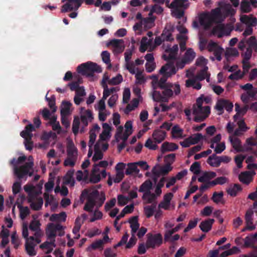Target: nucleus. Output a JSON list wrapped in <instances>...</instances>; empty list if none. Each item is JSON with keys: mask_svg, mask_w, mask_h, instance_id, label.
Listing matches in <instances>:
<instances>
[{"mask_svg": "<svg viewBox=\"0 0 257 257\" xmlns=\"http://www.w3.org/2000/svg\"><path fill=\"white\" fill-rule=\"evenodd\" d=\"M156 87L154 86V90L152 92L153 100L156 102H167L169 99L173 96L179 95L181 92L180 86L178 83L167 85L160 88L162 92L156 90Z\"/></svg>", "mask_w": 257, "mask_h": 257, "instance_id": "1", "label": "nucleus"}, {"mask_svg": "<svg viewBox=\"0 0 257 257\" xmlns=\"http://www.w3.org/2000/svg\"><path fill=\"white\" fill-rule=\"evenodd\" d=\"M77 71L78 73L82 75L92 77L94 73H99L101 72L102 69L101 67L96 63L89 61L79 65L77 67Z\"/></svg>", "mask_w": 257, "mask_h": 257, "instance_id": "2", "label": "nucleus"}, {"mask_svg": "<svg viewBox=\"0 0 257 257\" xmlns=\"http://www.w3.org/2000/svg\"><path fill=\"white\" fill-rule=\"evenodd\" d=\"M34 130L33 124H29L26 126L25 130L21 132V136L25 139V146L26 150L31 151L33 147V143L32 141L33 135L32 132Z\"/></svg>", "mask_w": 257, "mask_h": 257, "instance_id": "3", "label": "nucleus"}, {"mask_svg": "<svg viewBox=\"0 0 257 257\" xmlns=\"http://www.w3.org/2000/svg\"><path fill=\"white\" fill-rule=\"evenodd\" d=\"M210 113V108L209 106L204 107L193 106V114L195 115L194 120L195 122H201L205 119Z\"/></svg>", "mask_w": 257, "mask_h": 257, "instance_id": "4", "label": "nucleus"}, {"mask_svg": "<svg viewBox=\"0 0 257 257\" xmlns=\"http://www.w3.org/2000/svg\"><path fill=\"white\" fill-rule=\"evenodd\" d=\"M34 162L32 161L26 162L21 166L14 167L15 175L19 179H22L26 177L28 173L29 169L33 168Z\"/></svg>", "mask_w": 257, "mask_h": 257, "instance_id": "5", "label": "nucleus"}, {"mask_svg": "<svg viewBox=\"0 0 257 257\" xmlns=\"http://www.w3.org/2000/svg\"><path fill=\"white\" fill-rule=\"evenodd\" d=\"M99 197V192L97 190L92 191L90 193L87 202H86L83 209L88 212H92L94 207L96 205L95 199Z\"/></svg>", "mask_w": 257, "mask_h": 257, "instance_id": "6", "label": "nucleus"}, {"mask_svg": "<svg viewBox=\"0 0 257 257\" xmlns=\"http://www.w3.org/2000/svg\"><path fill=\"white\" fill-rule=\"evenodd\" d=\"M162 243V236L160 233L156 234H148L146 242L147 248H155L156 245L159 246Z\"/></svg>", "mask_w": 257, "mask_h": 257, "instance_id": "7", "label": "nucleus"}, {"mask_svg": "<svg viewBox=\"0 0 257 257\" xmlns=\"http://www.w3.org/2000/svg\"><path fill=\"white\" fill-rule=\"evenodd\" d=\"M208 50L209 52H213L216 59L220 61L221 60V54L224 51L223 49L219 46L216 43L210 42L208 45Z\"/></svg>", "mask_w": 257, "mask_h": 257, "instance_id": "8", "label": "nucleus"}, {"mask_svg": "<svg viewBox=\"0 0 257 257\" xmlns=\"http://www.w3.org/2000/svg\"><path fill=\"white\" fill-rule=\"evenodd\" d=\"M168 61V62L166 64L161 67L160 70V73L170 77L171 75L175 74L177 71L174 62L173 61Z\"/></svg>", "mask_w": 257, "mask_h": 257, "instance_id": "9", "label": "nucleus"}, {"mask_svg": "<svg viewBox=\"0 0 257 257\" xmlns=\"http://www.w3.org/2000/svg\"><path fill=\"white\" fill-rule=\"evenodd\" d=\"M233 104L228 100L220 99L215 105V108L220 111V114L223 113V109L225 108L227 111L230 112L232 110Z\"/></svg>", "mask_w": 257, "mask_h": 257, "instance_id": "10", "label": "nucleus"}, {"mask_svg": "<svg viewBox=\"0 0 257 257\" xmlns=\"http://www.w3.org/2000/svg\"><path fill=\"white\" fill-rule=\"evenodd\" d=\"M107 46H111L113 47V52L115 53H120L124 49V41L122 39H113L107 43Z\"/></svg>", "mask_w": 257, "mask_h": 257, "instance_id": "11", "label": "nucleus"}, {"mask_svg": "<svg viewBox=\"0 0 257 257\" xmlns=\"http://www.w3.org/2000/svg\"><path fill=\"white\" fill-rule=\"evenodd\" d=\"M178 51L177 45H174L172 48L167 47L165 49L167 54L163 55V58L166 61H174L176 59V55Z\"/></svg>", "mask_w": 257, "mask_h": 257, "instance_id": "12", "label": "nucleus"}, {"mask_svg": "<svg viewBox=\"0 0 257 257\" xmlns=\"http://www.w3.org/2000/svg\"><path fill=\"white\" fill-rule=\"evenodd\" d=\"M199 21L200 25L202 26L205 30L209 29L213 23L208 13L201 14L199 16Z\"/></svg>", "mask_w": 257, "mask_h": 257, "instance_id": "13", "label": "nucleus"}, {"mask_svg": "<svg viewBox=\"0 0 257 257\" xmlns=\"http://www.w3.org/2000/svg\"><path fill=\"white\" fill-rule=\"evenodd\" d=\"M255 174L254 171L243 172L239 175L238 179L242 183L248 185L252 181V177Z\"/></svg>", "mask_w": 257, "mask_h": 257, "instance_id": "14", "label": "nucleus"}, {"mask_svg": "<svg viewBox=\"0 0 257 257\" xmlns=\"http://www.w3.org/2000/svg\"><path fill=\"white\" fill-rule=\"evenodd\" d=\"M173 40L172 37V34L168 30L163 31L160 37H156L155 39V44L156 46L160 45L165 41H171Z\"/></svg>", "mask_w": 257, "mask_h": 257, "instance_id": "15", "label": "nucleus"}, {"mask_svg": "<svg viewBox=\"0 0 257 257\" xmlns=\"http://www.w3.org/2000/svg\"><path fill=\"white\" fill-rule=\"evenodd\" d=\"M253 212L251 209L247 210L245 215V220L246 223V226L242 229V231L245 230H252L255 228V226L253 225Z\"/></svg>", "mask_w": 257, "mask_h": 257, "instance_id": "16", "label": "nucleus"}, {"mask_svg": "<svg viewBox=\"0 0 257 257\" xmlns=\"http://www.w3.org/2000/svg\"><path fill=\"white\" fill-rule=\"evenodd\" d=\"M240 20L241 23L246 25V26H255L257 25V19L252 15H242L240 17Z\"/></svg>", "mask_w": 257, "mask_h": 257, "instance_id": "17", "label": "nucleus"}, {"mask_svg": "<svg viewBox=\"0 0 257 257\" xmlns=\"http://www.w3.org/2000/svg\"><path fill=\"white\" fill-rule=\"evenodd\" d=\"M34 198L30 196L28 199V201L30 203L31 208L36 211L39 210L41 209L43 204V200L41 197L37 198L36 201H33Z\"/></svg>", "mask_w": 257, "mask_h": 257, "instance_id": "18", "label": "nucleus"}, {"mask_svg": "<svg viewBox=\"0 0 257 257\" xmlns=\"http://www.w3.org/2000/svg\"><path fill=\"white\" fill-rule=\"evenodd\" d=\"M208 68L207 66H204L200 70L196 75V79L199 81H202L206 79V81L209 82L210 81V73L207 72Z\"/></svg>", "mask_w": 257, "mask_h": 257, "instance_id": "19", "label": "nucleus"}, {"mask_svg": "<svg viewBox=\"0 0 257 257\" xmlns=\"http://www.w3.org/2000/svg\"><path fill=\"white\" fill-rule=\"evenodd\" d=\"M166 137V133L161 130H156L152 134V137L156 143H160Z\"/></svg>", "mask_w": 257, "mask_h": 257, "instance_id": "20", "label": "nucleus"}, {"mask_svg": "<svg viewBox=\"0 0 257 257\" xmlns=\"http://www.w3.org/2000/svg\"><path fill=\"white\" fill-rule=\"evenodd\" d=\"M214 222V219L208 218L202 221L199 225V227L203 232H208L211 229Z\"/></svg>", "mask_w": 257, "mask_h": 257, "instance_id": "21", "label": "nucleus"}, {"mask_svg": "<svg viewBox=\"0 0 257 257\" xmlns=\"http://www.w3.org/2000/svg\"><path fill=\"white\" fill-rule=\"evenodd\" d=\"M216 176V173L214 172L209 171L205 172L203 174L198 178V180L200 182H211V179L214 178Z\"/></svg>", "mask_w": 257, "mask_h": 257, "instance_id": "22", "label": "nucleus"}, {"mask_svg": "<svg viewBox=\"0 0 257 257\" xmlns=\"http://www.w3.org/2000/svg\"><path fill=\"white\" fill-rule=\"evenodd\" d=\"M67 155L68 157L77 160V149L72 143H69L67 146Z\"/></svg>", "mask_w": 257, "mask_h": 257, "instance_id": "23", "label": "nucleus"}, {"mask_svg": "<svg viewBox=\"0 0 257 257\" xmlns=\"http://www.w3.org/2000/svg\"><path fill=\"white\" fill-rule=\"evenodd\" d=\"M131 228V234H135L140 227L138 216H133L128 221Z\"/></svg>", "mask_w": 257, "mask_h": 257, "instance_id": "24", "label": "nucleus"}, {"mask_svg": "<svg viewBox=\"0 0 257 257\" xmlns=\"http://www.w3.org/2000/svg\"><path fill=\"white\" fill-rule=\"evenodd\" d=\"M123 127L120 126L117 131V133L115 135V138L117 142H118L119 140L118 138L122 139L123 142H125L127 140L128 137L132 134V132H124V133L122 134Z\"/></svg>", "mask_w": 257, "mask_h": 257, "instance_id": "25", "label": "nucleus"}, {"mask_svg": "<svg viewBox=\"0 0 257 257\" xmlns=\"http://www.w3.org/2000/svg\"><path fill=\"white\" fill-rule=\"evenodd\" d=\"M178 148L177 144L169 142L164 143L161 146V152L164 153L166 152L174 151Z\"/></svg>", "mask_w": 257, "mask_h": 257, "instance_id": "26", "label": "nucleus"}, {"mask_svg": "<svg viewBox=\"0 0 257 257\" xmlns=\"http://www.w3.org/2000/svg\"><path fill=\"white\" fill-rule=\"evenodd\" d=\"M229 139L232 145V147L234 149V150H235L236 152H243V150L241 145V141L238 138H233L232 137L230 136L229 137Z\"/></svg>", "mask_w": 257, "mask_h": 257, "instance_id": "27", "label": "nucleus"}, {"mask_svg": "<svg viewBox=\"0 0 257 257\" xmlns=\"http://www.w3.org/2000/svg\"><path fill=\"white\" fill-rule=\"evenodd\" d=\"M207 163L213 167H218L220 165V161L216 154L210 156L207 159Z\"/></svg>", "mask_w": 257, "mask_h": 257, "instance_id": "28", "label": "nucleus"}, {"mask_svg": "<svg viewBox=\"0 0 257 257\" xmlns=\"http://www.w3.org/2000/svg\"><path fill=\"white\" fill-rule=\"evenodd\" d=\"M153 183L150 180L148 179L145 181L140 187L139 191L140 192H143L145 193L146 192H151V190L152 188Z\"/></svg>", "mask_w": 257, "mask_h": 257, "instance_id": "29", "label": "nucleus"}, {"mask_svg": "<svg viewBox=\"0 0 257 257\" xmlns=\"http://www.w3.org/2000/svg\"><path fill=\"white\" fill-rule=\"evenodd\" d=\"M241 190L242 188L240 185L234 184L233 186H230L226 191L231 196L235 197L237 195V192Z\"/></svg>", "mask_w": 257, "mask_h": 257, "instance_id": "30", "label": "nucleus"}, {"mask_svg": "<svg viewBox=\"0 0 257 257\" xmlns=\"http://www.w3.org/2000/svg\"><path fill=\"white\" fill-rule=\"evenodd\" d=\"M196 54L193 50L189 48L186 51L183 60L185 62L189 63L193 60Z\"/></svg>", "mask_w": 257, "mask_h": 257, "instance_id": "31", "label": "nucleus"}, {"mask_svg": "<svg viewBox=\"0 0 257 257\" xmlns=\"http://www.w3.org/2000/svg\"><path fill=\"white\" fill-rule=\"evenodd\" d=\"M188 0H174L170 5L169 7H179L186 9L188 7V4H186Z\"/></svg>", "mask_w": 257, "mask_h": 257, "instance_id": "32", "label": "nucleus"}, {"mask_svg": "<svg viewBox=\"0 0 257 257\" xmlns=\"http://www.w3.org/2000/svg\"><path fill=\"white\" fill-rule=\"evenodd\" d=\"M172 9V15L177 19H180L184 15V9L179 7H169Z\"/></svg>", "mask_w": 257, "mask_h": 257, "instance_id": "33", "label": "nucleus"}, {"mask_svg": "<svg viewBox=\"0 0 257 257\" xmlns=\"http://www.w3.org/2000/svg\"><path fill=\"white\" fill-rule=\"evenodd\" d=\"M139 171L140 170L138 168V166L136 162L134 163L128 164L127 168H126L125 173L126 175H130L133 173L138 174Z\"/></svg>", "mask_w": 257, "mask_h": 257, "instance_id": "34", "label": "nucleus"}, {"mask_svg": "<svg viewBox=\"0 0 257 257\" xmlns=\"http://www.w3.org/2000/svg\"><path fill=\"white\" fill-rule=\"evenodd\" d=\"M67 215L65 212H61L59 214H52L50 220L51 221H65L66 220Z\"/></svg>", "mask_w": 257, "mask_h": 257, "instance_id": "35", "label": "nucleus"}, {"mask_svg": "<svg viewBox=\"0 0 257 257\" xmlns=\"http://www.w3.org/2000/svg\"><path fill=\"white\" fill-rule=\"evenodd\" d=\"M185 85L187 87H192L196 90L200 89L202 86L200 82H196V79H188L186 80Z\"/></svg>", "mask_w": 257, "mask_h": 257, "instance_id": "36", "label": "nucleus"}, {"mask_svg": "<svg viewBox=\"0 0 257 257\" xmlns=\"http://www.w3.org/2000/svg\"><path fill=\"white\" fill-rule=\"evenodd\" d=\"M94 154L92 157V161L93 162H96L103 158V155L99 150V147L98 143H97L94 146Z\"/></svg>", "mask_w": 257, "mask_h": 257, "instance_id": "37", "label": "nucleus"}, {"mask_svg": "<svg viewBox=\"0 0 257 257\" xmlns=\"http://www.w3.org/2000/svg\"><path fill=\"white\" fill-rule=\"evenodd\" d=\"M240 9L242 13H248L251 11L250 3L247 0L241 1Z\"/></svg>", "mask_w": 257, "mask_h": 257, "instance_id": "38", "label": "nucleus"}, {"mask_svg": "<svg viewBox=\"0 0 257 257\" xmlns=\"http://www.w3.org/2000/svg\"><path fill=\"white\" fill-rule=\"evenodd\" d=\"M35 245L36 244L34 242L26 241L25 249L28 254L30 256H34L36 254V252L34 249Z\"/></svg>", "mask_w": 257, "mask_h": 257, "instance_id": "39", "label": "nucleus"}, {"mask_svg": "<svg viewBox=\"0 0 257 257\" xmlns=\"http://www.w3.org/2000/svg\"><path fill=\"white\" fill-rule=\"evenodd\" d=\"M156 207V204H153L152 205L147 206L144 207V212L147 218H150L153 215Z\"/></svg>", "mask_w": 257, "mask_h": 257, "instance_id": "40", "label": "nucleus"}, {"mask_svg": "<svg viewBox=\"0 0 257 257\" xmlns=\"http://www.w3.org/2000/svg\"><path fill=\"white\" fill-rule=\"evenodd\" d=\"M228 179L227 178L224 176H221L217 177L214 180L209 182V184L213 187L216 185H223L226 183Z\"/></svg>", "mask_w": 257, "mask_h": 257, "instance_id": "41", "label": "nucleus"}, {"mask_svg": "<svg viewBox=\"0 0 257 257\" xmlns=\"http://www.w3.org/2000/svg\"><path fill=\"white\" fill-rule=\"evenodd\" d=\"M188 138L190 139L191 144L195 145L198 143L200 140L204 138V137L201 134L197 133L190 136Z\"/></svg>", "mask_w": 257, "mask_h": 257, "instance_id": "42", "label": "nucleus"}, {"mask_svg": "<svg viewBox=\"0 0 257 257\" xmlns=\"http://www.w3.org/2000/svg\"><path fill=\"white\" fill-rule=\"evenodd\" d=\"M103 244L102 240L99 239L96 241L93 242L87 248V251H91V250H95L96 249L101 248Z\"/></svg>", "mask_w": 257, "mask_h": 257, "instance_id": "43", "label": "nucleus"}, {"mask_svg": "<svg viewBox=\"0 0 257 257\" xmlns=\"http://www.w3.org/2000/svg\"><path fill=\"white\" fill-rule=\"evenodd\" d=\"M151 41V40L148 41V38L147 37H143L142 39L141 46L140 47V52L142 53L145 52L146 51L148 46L150 45Z\"/></svg>", "mask_w": 257, "mask_h": 257, "instance_id": "44", "label": "nucleus"}, {"mask_svg": "<svg viewBox=\"0 0 257 257\" xmlns=\"http://www.w3.org/2000/svg\"><path fill=\"white\" fill-rule=\"evenodd\" d=\"M162 75H163V76L159 79V80L158 82V84H157L158 86L160 88L164 87L168 85H171L173 84L172 83H169V82L167 83L166 82L167 79L169 77L166 76L165 74H162Z\"/></svg>", "mask_w": 257, "mask_h": 257, "instance_id": "45", "label": "nucleus"}, {"mask_svg": "<svg viewBox=\"0 0 257 257\" xmlns=\"http://www.w3.org/2000/svg\"><path fill=\"white\" fill-rule=\"evenodd\" d=\"M143 199L147 200L148 203H151L156 199V195L151 192H146L144 193Z\"/></svg>", "mask_w": 257, "mask_h": 257, "instance_id": "46", "label": "nucleus"}, {"mask_svg": "<svg viewBox=\"0 0 257 257\" xmlns=\"http://www.w3.org/2000/svg\"><path fill=\"white\" fill-rule=\"evenodd\" d=\"M209 15L213 23L215 22L220 15V12L219 9H215L211 11Z\"/></svg>", "mask_w": 257, "mask_h": 257, "instance_id": "47", "label": "nucleus"}, {"mask_svg": "<svg viewBox=\"0 0 257 257\" xmlns=\"http://www.w3.org/2000/svg\"><path fill=\"white\" fill-rule=\"evenodd\" d=\"M20 215L22 219H24L30 213V211L28 207L20 206Z\"/></svg>", "mask_w": 257, "mask_h": 257, "instance_id": "48", "label": "nucleus"}, {"mask_svg": "<svg viewBox=\"0 0 257 257\" xmlns=\"http://www.w3.org/2000/svg\"><path fill=\"white\" fill-rule=\"evenodd\" d=\"M46 99L48 102V105L52 109L53 112H55L56 110V107L55 106V97L54 95L51 97L48 98L46 97Z\"/></svg>", "mask_w": 257, "mask_h": 257, "instance_id": "49", "label": "nucleus"}, {"mask_svg": "<svg viewBox=\"0 0 257 257\" xmlns=\"http://www.w3.org/2000/svg\"><path fill=\"white\" fill-rule=\"evenodd\" d=\"M80 121L78 118H74L72 124V132L75 136H76L79 132Z\"/></svg>", "mask_w": 257, "mask_h": 257, "instance_id": "50", "label": "nucleus"}, {"mask_svg": "<svg viewBox=\"0 0 257 257\" xmlns=\"http://www.w3.org/2000/svg\"><path fill=\"white\" fill-rule=\"evenodd\" d=\"M200 164L198 162L193 163L190 168V170L194 174L198 175L200 173Z\"/></svg>", "mask_w": 257, "mask_h": 257, "instance_id": "51", "label": "nucleus"}, {"mask_svg": "<svg viewBox=\"0 0 257 257\" xmlns=\"http://www.w3.org/2000/svg\"><path fill=\"white\" fill-rule=\"evenodd\" d=\"M130 201V199L127 197H125L122 195H119L117 196V203L118 205L122 206L126 204Z\"/></svg>", "mask_w": 257, "mask_h": 257, "instance_id": "52", "label": "nucleus"}, {"mask_svg": "<svg viewBox=\"0 0 257 257\" xmlns=\"http://www.w3.org/2000/svg\"><path fill=\"white\" fill-rule=\"evenodd\" d=\"M223 193L222 192H220L219 193L215 192H214L211 199L214 202L217 204L221 202V200L223 199Z\"/></svg>", "mask_w": 257, "mask_h": 257, "instance_id": "53", "label": "nucleus"}, {"mask_svg": "<svg viewBox=\"0 0 257 257\" xmlns=\"http://www.w3.org/2000/svg\"><path fill=\"white\" fill-rule=\"evenodd\" d=\"M135 74L136 83L142 84L145 82L146 79L143 76V72L142 71H138Z\"/></svg>", "mask_w": 257, "mask_h": 257, "instance_id": "54", "label": "nucleus"}, {"mask_svg": "<svg viewBox=\"0 0 257 257\" xmlns=\"http://www.w3.org/2000/svg\"><path fill=\"white\" fill-rule=\"evenodd\" d=\"M47 235L48 239L53 240L55 239L56 233L54 229L52 227H50V224H49L48 226V230L47 231Z\"/></svg>", "mask_w": 257, "mask_h": 257, "instance_id": "55", "label": "nucleus"}, {"mask_svg": "<svg viewBox=\"0 0 257 257\" xmlns=\"http://www.w3.org/2000/svg\"><path fill=\"white\" fill-rule=\"evenodd\" d=\"M198 219V218H195L194 220H191L189 221L187 226L184 229V231L185 232H188L190 229L194 228L197 225Z\"/></svg>", "mask_w": 257, "mask_h": 257, "instance_id": "56", "label": "nucleus"}, {"mask_svg": "<svg viewBox=\"0 0 257 257\" xmlns=\"http://www.w3.org/2000/svg\"><path fill=\"white\" fill-rule=\"evenodd\" d=\"M122 77L120 74H117L115 77L111 78L108 83L111 85H117L121 83L122 81Z\"/></svg>", "mask_w": 257, "mask_h": 257, "instance_id": "57", "label": "nucleus"}, {"mask_svg": "<svg viewBox=\"0 0 257 257\" xmlns=\"http://www.w3.org/2000/svg\"><path fill=\"white\" fill-rule=\"evenodd\" d=\"M252 49L251 48H247L246 51L241 54V56L243 57V61H248L251 57L252 56Z\"/></svg>", "mask_w": 257, "mask_h": 257, "instance_id": "58", "label": "nucleus"}, {"mask_svg": "<svg viewBox=\"0 0 257 257\" xmlns=\"http://www.w3.org/2000/svg\"><path fill=\"white\" fill-rule=\"evenodd\" d=\"M183 130L178 125H175L172 129V134L174 137H181Z\"/></svg>", "mask_w": 257, "mask_h": 257, "instance_id": "59", "label": "nucleus"}, {"mask_svg": "<svg viewBox=\"0 0 257 257\" xmlns=\"http://www.w3.org/2000/svg\"><path fill=\"white\" fill-rule=\"evenodd\" d=\"M105 200V196L104 193L101 192L100 195L99 194V197L95 199L96 205H97V207L99 208L101 207L103 204Z\"/></svg>", "mask_w": 257, "mask_h": 257, "instance_id": "60", "label": "nucleus"}, {"mask_svg": "<svg viewBox=\"0 0 257 257\" xmlns=\"http://www.w3.org/2000/svg\"><path fill=\"white\" fill-rule=\"evenodd\" d=\"M102 61L106 64L110 65V54L107 51H102L101 53Z\"/></svg>", "mask_w": 257, "mask_h": 257, "instance_id": "61", "label": "nucleus"}, {"mask_svg": "<svg viewBox=\"0 0 257 257\" xmlns=\"http://www.w3.org/2000/svg\"><path fill=\"white\" fill-rule=\"evenodd\" d=\"M100 174L91 172L90 176L89 181L93 183H96L100 181Z\"/></svg>", "mask_w": 257, "mask_h": 257, "instance_id": "62", "label": "nucleus"}, {"mask_svg": "<svg viewBox=\"0 0 257 257\" xmlns=\"http://www.w3.org/2000/svg\"><path fill=\"white\" fill-rule=\"evenodd\" d=\"M11 242L14 245V247L17 248L20 244V241L16 232H14L12 234Z\"/></svg>", "mask_w": 257, "mask_h": 257, "instance_id": "63", "label": "nucleus"}, {"mask_svg": "<svg viewBox=\"0 0 257 257\" xmlns=\"http://www.w3.org/2000/svg\"><path fill=\"white\" fill-rule=\"evenodd\" d=\"M145 146L152 150H157L158 146L156 144H154L152 140L150 138L148 139L145 144Z\"/></svg>", "mask_w": 257, "mask_h": 257, "instance_id": "64", "label": "nucleus"}]
</instances>
